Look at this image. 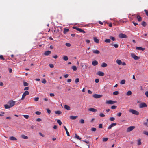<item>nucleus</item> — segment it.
I'll use <instances>...</instances> for the list:
<instances>
[{
  "instance_id": "1",
  "label": "nucleus",
  "mask_w": 148,
  "mask_h": 148,
  "mask_svg": "<svg viewBox=\"0 0 148 148\" xmlns=\"http://www.w3.org/2000/svg\"><path fill=\"white\" fill-rule=\"evenodd\" d=\"M129 112H130L132 113L133 114L138 115L139 114V113L137 111L133 109H130Z\"/></svg>"
},
{
  "instance_id": "2",
  "label": "nucleus",
  "mask_w": 148,
  "mask_h": 148,
  "mask_svg": "<svg viewBox=\"0 0 148 148\" xmlns=\"http://www.w3.org/2000/svg\"><path fill=\"white\" fill-rule=\"evenodd\" d=\"M29 94V92L27 91H26L23 94L22 97L21 99V100H23L25 98L26 96L28 95Z\"/></svg>"
},
{
  "instance_id": "3",
  "label": "nucleus",
  "mask_w": 148,
  "mask_h": 148,
  "mask_svg": "<svg viewBox=\"0 0 148 148\" xmlns=\"http://www.w3.org/2000/svg\"><path fill=\"white\" fill-rule=\"evenodd\" d=\"M15 102L12 100L10 101L8 103V104L11 108L13 107L15 104Z\"/></svg>"
},
{
  "instance_id": "4",
  "label": "nucleus",
  "mask_w": 148,
  "mask_h": 148,
  "mask_svg": "<svg viewBox=\"0 0 148 148\" xmlns=\"http://www.w3.org/2000/svg\"><path fill=\"white\" fill-rule=\"evenodd\" d=\"M73 28L77 30L80 32H82V33H85V32L84 30L82 29H80L79 28L77 27H73Z\"/></svg>"
},
{
  "instance_id": "5",
  "label": "nucleus",
  "mask_w": 148,
  "mask_h": 148,
  "mask_svg": "<svg viewBox=\"0 0 148 148\" xmlns=\"http://www.w3.org/2000/svg\"><path fill=\"white\" fill-rule=\"evenodd\" d=\"M119 37L121 38H127V36L126 35L122 33L120 34H119Z\"/></svg>"
},
{
  "instance_id": "6",
  "label": "nucleus",
  "mask_w": 148,
  "mask_h": 148,
  "mask_svg": "<svg viewBox=\"0 0 148 148\" xmlns=\"http://www.w3.org/2000/svg\"><path fill=\"white\" fill-rule=\"evenodd\" d=\"M117 102L116 101H114L112 100H107L106 101V103L108 104H113Z\"/></svg>"
},
{
  "instance_id": "7",
  "label": "nucleus",
  "mask_w": 148,
  "mask_h": 148,
  "mask_svg": "<svg viewBox=\"0 0 148 148\" xmlns=\"http://www.w3.org/2000/svg\"><path fill=\"white\" fill-rule=\"evenodd\" d=\"M132 57L135 60H137L140 58L136 56L135 54L132 53L131 54Z\"/></svg>"
},
{
  "instance_id": "8",
  "label": "nucleus",
  "mask_w": 148,
  "mask_h": 148,
  "mask_svg": "<svg viewBox=\"0 0 148 148\" xmlns=\"http://www.w3.org/2000/svg\"><path fill=\"white\" fill-rule=\"evenodd\" d=\"M135 128V126H130L127 128V132H130L133 130H134Z\"/></svg>"
},
{
  "instance_id": "9",
  "label": "nucleus",
  "mask_w": 148,
  "mask_h": 148,
  "mask_svg": "<svg viewBox=\"0 0 148 148\" xmlns=\"http://www.w3.org/2000/svg\"><path fill=\"white\" fill-rule=\"evenodd\" d=\"M102 96V95H98L97 94H95L93 96V97L95 98H100Z\"/></svg>"
},
{
  "instance_id": "10",
  "label": "nucleus",
  "mask_w": 148,
  "mask_h": 148,
  "mask_svg": "<svg viewBox=\"0 0 148 148\" xmlns=\"http://www.w3.org/2000/svg\"><path fill=\"white\" fill-rule=\"evenodd\" d=\"M147 104L145 103H142L139 105V108H140L147 107Z\"/></svg>"
},
{
  "instance_id": "11",
  "label": "nucleus",
  "mask_w": 148,
  "mask_h": 148,
  "mask_svg": "<svg viewBox=\"0 0 148 148\" xmlns=\"http://www.w3.org/2000/svg\"><path fill=\"white\" fill-rule=\"evenodd\" d=\"M81 66L82 67H84V69H86L88 67L89 65L87 63H84Z\"/></svg>"
},
{
  "instance_id": "12",
  "label": "nucleus",
  "mask_w": 148,
  "mask_h": 148,
  "mask_svg": "<svg viewBox=\"0 0 148 148\" xmlns=\"http://www.w3.org/2000/svg\"><path fill=\"white\" fill-rule=\"evenodd\" d=\"M97 74L99 76H103L104 75V73L100 71H98L97 73Z\"/></svg>"
},
{
  "instance_id": "13",
  "label": "nucleus",
  "mask_w": 148,
  "mask_h": 148,
  "mask_svg": "<svg viewBox=\"0 0 148 148\" xmlns=\"http://www.w3.org/2000/svg\"><path fill=\"white\" fill-rule=\"evenodd\" d=\"M116 125V123H112L108 126V130H110L111 129L112 127Z\"/></svg>"
},
{
  "instance_id": "14",
  "label": "nucleus",
  "mask_w": 148,
  "mask_h": 148,
  "mask_svg": "<svg viewBox=\"0 0 148 148\" xmlns=\"http://www.w3.org/2000/svg\"><path fill=\"white\" fill-rule=\"evenodd\" d=\"M92 64L93 66H95L97 65L98 64V62L97 61L95 60L92 62Z\"/></svg>"
},
{
  "instance_id": "15",
  "label": "nucleus",
  "mask_w": 148,
  "mask_h": 148,
  "mask_svg": "<svg viewBox=\"0 0 148 148\" xmlns=\"http://www.w3.org/2000/svg\"><path fill=\"white\" fill-rule=\"evenodd\" d=\"M88 110L89 111H92L94 112H95L97 111V109H95L93 108H90L88 109Z\"/></svg>"
},
{
  "instance_id": "16",
  "label": "nucleus",
  "mask_w": 148,
  "mask_h": 148,
  "mask_svg": "<svg viewBox=\"0 0 148 148\" xmlns=\"http://www.w3.org/2000/svg\"><path fill=\"white\" fill-rule=\"evenodd\" d=\"M51 53V52L50 51H47L45 52L44 53V54L46 56L49 55Z\"/></svg>"
},
{
  "instance_id": "17",
  "label": "nucleus",
  "mask_w": 148,
  "mask_h": 148,
  "mask_svg": "<svg viewBox=\"0 0 148 148\" xmlns=\"http://www.w3.org/2000/svg\"><path fill=\"white\" fill-rule=\"evenodd\" d=\"M116 62L119 65H120L122 64V62L121 60H120L117 59L116 60Z\"/></svg>"
},
{
  "instance_id": "18",
  "label": "nucleus",
  "mask_w": 148,
  "mask_h": 148,
  "mask_svg": "<svg viewBox=\"0 0 148 148\" xmlns=\"http://www.w3.org/2000/svg\"><path fill=\"white\" fill-rule=\"evenodd\" d=\"M93 39L94 42L97 43H98L99 42V39H97L96 37H94L93 38Z\"/></svg>"
},
{
  "instance_id": "19",
  "label": "nucleus",
  "mask_w": 148,
  "mask_h": 148,
  "mask_svg": "<svg viewBox=\"0 0 148 148\" xmlns=\"http://www.w3.org/2000/svg\"><path fill=\"white\" fill-rule=\"evenodd\" d=\"M64 108L65 109H66L68 110H70V107L69 106L67 105H64Z\"/></svg>"
},
{
  "instance_id": "20",
  "label": "nucleus",
  "mask_w": 148,
  "mask_h": 148,
  "mask_svg": "<svg viewBox=\"0 0 148 148\" xmlns=\"http://www.w3.org/2000/svg\"><path fill=\"white\" fill-rule=\"evenodd\" d=\"M10 139L11 140L14 141L17 140V139L14 136H11L10 137Z\"/></svg>"
},
{
  "instance_id": "21",
  "label": "nucleus",
  "mask_w": 148,
  "mask_h": 148,
  "mask_svg": "<svg viewBox=\"0 0 148 148\" xmlns=\"http://www.w3.org/2000/svg\"><path fill=\"white\" fill-rule=\"evenodd\" d=\"M64 129L66 131V132L67 135L68 136H70L69 134V133L67 129V128L65 126H64Z\"/></svg>"
},
{
  "instance_id": "22",
  "label": "nucleus",
  "mask_w": 148,
  "mask_h": 148,
  "mask_svg": "<svg viewBox=\"0 0 148 148\" xmlns=\"http://www.w3.org/2000/svg\"><path fill=\"white\" fill-rule=\"evenodd\" d=\"M137 50H140L142 51H144L145 49V48H142L141 47H137L136 48Z\"/></svg>"
},
{
  "instance_id": "23",
  "label": "nucleus",
  "mask_w": 148,
  "mask_h": 148,
  "mask_svg": "<svg viewBox=\"0 0 148 148\" xmlns=\"http://www.w3.org/2000/svg\"><path fill=\"white\" fill-rule=\"evenodd\" d=\"M137 18L138 21H142V18L139 15H138L137 16Z\"/></svg>"
},
{
  "instance_id": "24",
  "label": "nucleus",
  "mask_w": 148,
  "mask_h": 148,
  "mask_svg": "<svg viewBox=\"0 0 148 148\" xmlns=\"http://www.w3.org/2000/svg\"><path fill=\"white\" fill-rule=\"evenodd\" d=\"M93 52L95 54H98L100 53V51L97 50H93Z\"/></svg>"
},
{
  "instance_id": "25",
  "label": "nucleus",
  "mask_w": 148,
  "mask_h": 148,
  "mask_svg": "<svg viewBox=\"0 0 148 148\" xmlns=\"http://www.w3.org/2000/svg\"><path fill=\"white\" fill-rule=\"evenodd\" d=\"M107 66V64L105 63H102L101 64V66L102 67H106Z\"/></svg>"
},
{
  "instance_id": "26",
  "label": "nucleus",
  "mask_w": 148,
  "mask_h": 148,
  "mask_svg": "<svg viewBox=\"0 0 148 148\" xmlns=\"http://www.w3.org/2000/svg\"><path fill=\"white\" fill-rule=\"evenodd\" d=\"M77 117V116H71L70 117V119L72 120L75 119Z\"/></svg>"
},
{
  "instance_id": "27",
  "label": "nucleus",
  "mask_w": 148,
  "mask_h": 148,
  "mask_svg": "<svg viewBox=\"0 0 148 148\" xmlns=\"http://www.w3.org/2000/svg\"><path fill=\"white\" fill-rule=\"evenodd\" d=\"M126 81L125 79H123L121 81L120 83L121 84H125Z\"/></svg>"
},
{
  "instance_id": "28",
  "label": "nucleus",
  "mask_w": 148,
  "mask_h": 148,
  "mask_svg": "<svg viewBox=\"0 0 148 148\" xmlns=\"http://www.w3.org/2000/svg\"><path fill=\"white\" fill-rule=\"evenodd\" d=\"M21 137L22 138L24 139H27L28 138V137L24 135H22L21 136Z\"/></svg>"
},
{
  "instance_id": "29",
  "label": "nucleus",
  "mask_w": 148,
  "mask_h": 148,
  "mask_svg": "<svg viewBox=\"0 0 148 148\" xmlns=\"http://www.w3.org/2000/svg\"><path fill=\"white\" fill-rule=\"evenodd\" d=\"M5 109H9L11 108L9 105L5 104L4 106Z\"/></svg>"
},
{
  "instance_id": "30",
  "label": "nucleus",
  "mask_w": 148,
  "mask_h": 148,
  "mask_svg": "<svg viewBox=\"0 0 148 148\" xmlns=\"http://www.w3.org/2000/svg\"><path fill=\"white\" fill-rule=\"evenodd\" d=\"M75 137L76 138L79 140H81V138H80L79 136L76 134H75Z\"/></svg>"
},
{
  "instance_id": "31",
  "label": "nucleus",
  "mask_w": 148,
  "mask_h": 148,
  "mask_svg": "<svg viewBox=\"0 0 148 148\" xmlns=\"http://www.w3.org/2000/svg\"><path fill=\"white\" fill-rule=\"evenodd\" d=\"M111 45L112 46H113L114 47L116 48H117L118 47V45L117 44H111Z\"/></svg>"
},
{
  "instance_id": "32",
  "label": "nucleus",
  "mask_w": 148,
  "mask_h": 148,
  "mask_svg": "<svg viewBox=\"0 0 148 148\" xmlns=\"http://www.w3.org/2000/svg\"><path fill=\"white\" fill-rule=\"evenodd\" d=\"M141 25L143 26L144 27H145L146 26L147 24L145 22L143 21L141 23Z\"/></svg>"
},
{
  "instance_id": "33",
  "label": "nucleus",
  "mask_w": 148,
  "mask_h": 148,
  "mask_svg": "<svg viewBox=\"0 0 148 148\" xmlns=\"http://www.w3.org/2000/svg\"><path fill=\"white\" fill-rule=\"evenodd\" d=\"M137 144L138 145H139L141 144L142 143L141 141V140L140 139H138L137 140Z\"/></svg>"
},
{
  "instance_id": "34",
  "label": "nucleus",
  "mask_w": 148,
  "mask_h": 148,
  "mask_svg": "<svg viewBox=\"0 0 148 148\" xmlns=\"http://www.w3.org/2000/svg\"><path fill=\"white\" fill-rule=\"evenodd\" d=\"M132 94V92L131 91H129L127 92L126 95L128 96Z\"/></svg>"
},
{
  "instance_id": "35",
  "label": "nucleus",
  "mask_w": 148,
  "mask_h": 148,
  "mask_svg": "<svg viewBox=\"0 0 148 148\" xmlns=\"http://www.w3.org/2000/svg\"><path fill=\"white\" fill-rule=\"evenodd\" d=\"M104 41L106 43H110V42L111 40L110 39H108L105 40Z\"/></svg>"
},
{
  "instance_id": "36",
  "label": "nucleus",
  "mask_w": 148,
  "mask_h": 148,
  "mask_svg": "<svg viewBox=\"0 0 148 148\" xmlns=\"http://www.w3.org/2000/svg\"><path fill=\"white\" fill-rule=\"evenodd\" d=\"M55 113L57 114H60L62 112L60 111H57L55 112Z\"/></svg>"
},
{
  "instance_id": "37",
  "label": "nucleus",
  "mask_w": 148,
  "mask_h": 148,
  "mask_svg": "<svg viewBox=\"0 0 148 148\" xmlns=\"http://www.w3.org/2000/svg\"><path fill=\"white\" fill-rule=\"evenodd\" d=\"M69 31V29L67 28H65L64 29V31L63 32L64 33V34H66Z\"/></svg>"
},
{
  "instance_id": "38",
  "label": "nucleus",
  "mask_w": 148,
  "mask_h": 148,
  "mask_svg": "<svg viewBox=\"0 0 148 148\" xmlns=\"http://www.w3.org/2000/svg\"><path fill=\"white\" fill-rule=\"evenodd\" d=\"M63 59L65 61H67L68 60V58L67 56H64L63 57Z\"/></svg>"
},
{
  "instance_id": "39",
  "label": "nucleus",
  "mask_w": 148,
  "mask_h": 148,
  "mask_svg": "<svg viewBox=\"0 0 148 148\" xmlns=\"http://www.w3.org/2000/svg\"><path fill=\"white\" fill-rule=\"evenodd\" d=\"M57 121L60 126L61 125L62 123L60 120H57Z\"/></svg>"
},
{
  "instance_id": "40",
  "label": "nucleus",
  "mask_w": 148,
  "mask_h": 148,
  "mask_svg": "<svg viewBox=\"0 0 148 148\" xmlns=\"http://www.w3.org/2000/svg\"><path fill=\"white\" fill-rule=\"evenodd\" d=\"M72 69L74 71H76L77 69V67L75 66H72Z\"/></svg>"
},
{
  "instance_id": "41",
  "label": "nucleus",
  "mask_w": 148,
  "mask_h": 148,
  "mask_svg": "<svg viewBox=\"0 0 148 148\" xmlns=\"http://www.w3.org/2000/svg\"><path fill=\"white\" fill-rule=\"evenodd\" d=\"M147 122L146 123H144V125L145 126H146L147 127H148V119H147Z\"/></svg>"
},
{
  "instance_id": "42",
  "label": "nucleus",
  "mask_w": 148,
  "mask_h": 148,
  "mask_svg": "<svg viewBox=\"0 0 148 148\" xmlns=\"http://www.w3.org/2000/svg\"><path fill=\"white\" fill-rule=\"evenodd\" d=\"M108 139V138H103V142H106L107 141Z\"/></svg>"
},
{
  "instance_id": "43",
  "label": "nucleus",
  "mask_w": 148,
  "mask_h": 148,
  "mask_svg": "<svg viewBox=\"0 0 148 148\" xmlns=\"http://www.w3.org/2000/svg\"><path fill=\"white\" fill-rule=\"evenodd\" d=\"M23 85L25 86H27L28 85V83L27 82H24L23 83Z\"/></svg>"
},
{
  "instance_id": "44",
  "label": "nucleus",
  "mask_w": 148,
  "mask_h": 148,
  "mask_svg": "<svg viewBox=\"0 0 148 148\" xmlns=\"http://www.w3.org/2000/svg\"><path fill=\"white\" fill-rule=\"evenodd\" d=\"M99 116L101 117H103L105 116V115L102 113H100L99 114Z\"/></svg>"
},
{
  "instance_id": "45",
  "label": "nucleus",
  "mask_w": 148,
  "mask_h": 148,
  "mask_svg": "<svg viewBox=\"0 0 148 148\" xmlns=\"http://www.w3.org/2000/svg\"><path fill=\"white\" fill-rule=\"evenodd\" d=\"M119 94V92L117 91H116L113 92V94L114 95H117Z\"/></svg>"
},
{
  "instance_id": "46",
  "label": "nucleus",
  "mask_w": 148,
  "mask_h": 148,
  "mask_svg": "<svg viewBox=\"0 0 148 148\" xmlns=\"http://www.w3.org/2000/svg\"><path fill=\"white\" fill-rule=\"evenodd\" d=\"M0 59L1 60H5V58L3 57V56L2 55H0Z\"/></svg>"
},
{
  "instance_id": "47",
  "label": "nucleus",
  "mask_w": 148,
  "mask_h": 148,
  "mask_svg": "<svg viewBox=\"0 0 148 148\" xmlns=\"http://www.w3.org/2000/svg\"><path fill=\"white\" fill-rule=\"evenodd\" d=\"M117 108L116 106L113 105L111 107V108L112 109H115Z\"/></svg>"
},
{
  "instance_id": "48",
  "label": "nucleus",
  "mask_w": 148,
  "mask_h": 148,
  "mask_svg": "<svg viewBox=\"0 0 148 148\" xmlns=\"http://www.w3.org/2000/svg\"><path fill=\"white\" fill-rule=\"evenodd\" d=\"M144 11L145 12L146 15L148 16V10L145 9L144 10Z\"/></svg>"
},
{
  "instance_id": "49",
  "label": "nucleus",
  "mask_w": 148,
  "mask_h": 148,
  "mask_svg": "<svg viewBox=\"0 0 148 148\" xmlns=\"http://www.w3.org/2000/svg\"><path fill=\"white\" fill-rule=\"evenodd\" d=\"M110 38L113 41H115V38L114 37L110 36Z\"/></svg>"
},
{
  "instance_id": "50",
  "label": "nucleus",
  "mask_w": 148,
  "mask_h": 148,
  "mask_svg": "<svg viewBox=\"0 0 148 148\" xmlns=\"http://www.w3.org/2000/svg\"><path fill=\"white\" fill-rule=\"evenodd\" d=\"M120 22H123V23H124L126 22L127 21L126 20H125V19H121L120 20Z\"/></svg>"
},
{
  "instance_id": "51",
  "label": "nucleus",
  "mask_w": 148,
  "mask_h": 148,
  "mask_svg": "<svg viewBox=\"0 0 148 148\" xmlns=\"http://www.w3.org/2000/svg\"><path fill=\"white\" fill-rule=\"evenodd\" d=\"M23 116L26 119H28L29 118V116L28 115H23Z\"/></svg>"
},
{
  "instance_id": "52",
  "label": "nucleus",
  "mask_w": 148,
  "mask_h": 148,
  "mask_svg": "<svg viewBox=\"0 0 148 148\" xmlns=\"http://www.w3.org/2000/svg\"><path fill=\"white\" fill-rule=\"evenodd\" d=\"M80 123L82 124H83L84 123V121L83 119H81L80 120Z\"/></svg>"
},
{
  "instance_id": "53",
  "label": "nucleus",
  "mask_w": 148,
  "mask_h": 148,
  "mask_svg": "<svg viewBox=\"0 0 148 148\" xmlns=\"http://www.w3.org/2000/svg\"><path fill=\"white\" fill-rule=\"evenodd\" d=\"M35 113L37 115H40L41 114V112L39 111H36L35 112Z\"/></svg>"
},
{
  "instance_id": "54",
  "label": "nucleus",
  "mask_w": 148,
  "mask_h": 148,
  "mask_svg": "<svg viewBox=\"0 0 148 148\" xmlns=\"http://www.w3.org/2000/svg\"><path fill=\"white\" fill-rule=\"evenodd\" d=\"M42 82L44 84H45L46 83L47 81L45 79H44L42 81Z\"/></svg>"
},
{
  "instance_id": "55",
  "label": "nucleus",
  "mask_w": 148,
  "mask_h": 148,
  "mask_svg": "<svg viewBox=\"0 0 148 148\" xmlns=\"http://www.w3.org/2000/svg\"><path fill=\"white\" fill-rule=\"evenodd\" d=\"M39 99V98L38 97H37L34 98V100L36 101H38Z\"/></svg>"
},
{
  "instance_id": "56",
  "label": "nucleus",
  "mask_w": 148,
  "mask_h": 148,
  "mask_svg": "<svg viewBox=\"0 0 148 148\" xmlns=\"http://www.w3.org/2000/svg\"><path fill=\"white\" fill-rule=\"evenodd\" d=\"M96 129L95 128H92L91 129V130L92 131L95 132L96 131Z\"/></svg>"
},
{
  "instance_id": "57",
  "label": "nucleus",
  "mask_w": 148,
  "mask_h": 148,
  "mask_svg": "<svg viewBox=\"0 0 148 148\" xmlns=\"http://www.w3.org/2000/svg\"><path fill=\"white\" fill-rule=\"evenodd\" d=\"M79 78H77L75 80V82L76 83H77L79 82Z\"/></svg>"
},
{
  "instance_id": "58",
  "label": "nucleus",
  "mask_w": 148,
  "mask_h": 148,
  "mask_svg": "<svg viewBox=\"0 0 148 148\" xmlns=\"http://www.w3.org/2000/svg\"><path fill=\"white\" fill-rule=\"evenodd\" d=\"M111 121H114L115 120V118L114 117H111L110 119Z\"/></svg>"
},
{
  "instance_id": "59",
  "label": "nucleus",
  "mask_w": 148,
  "mask_h": 148,
  "mask_svg": "<svg viewBox=\"0 0 148 148\" xmlns=\"http://www.w3.org/2000/svg\"><path fill=\"white\" fill-rule=\"evenodd\" d=\"M66 46L68 47H70L71 46V44L69 43H66Z\"/></svg>"
},
{
  "instance_id": "60",
  "label": "nucleus",
  "mask_w": 148,
  "mask_h": 148,
  "mask_svg": "<svg viewBox=\"0 0 148 148\" xmlns=\"http://www.w3.org/2000/svg\"><path fill=\"white\" fill-rule=\"evenodd\" d=\"M145 95L148 98V91H146L145 93Z\"/></svg>"
},
{
  "instance_id": "61",
  "label": "nucleus",
  "mask_w": 148,
  "mask_h": 148,
  "mask_svg": "<svg viewBox=\"0 0 148 148\" xmlns=\"http://www.w3.org/2000/svg\"><path fill=\"white\" fill-rule=\"evenodd\" d=\"M122 113L121 112H119L117 114V116L119 117H120Z\"/></svg>"
},
{
  "instance_id": "62",
  "label": "nucleus",
  "mask_w": 148,
  "mask_h": 148,
  "mask_svg": "<svg viewBox=\"0 0 148 148\" xmlns=\"http://www.w3.org/2000/svg\"><path fill=\"white\" fill-rule=\"evenodd\" d=\"M47 112L49 114L51 113V110L49 109H47Z\"/></svg>"
},
{
  "instance_id": "63",
  "label": "nucleus",
  "mask_w": 148,
  "mask_h": 148,
  "mask_svg": "<svg viewBox=\"0 0 148 148\" xmlns=\"http://www.w3.org/2000/svg\"><path fill=\"white\" fill-rule=\"evenodd\" d=\"M49 66L51 68H53L54 67V65L52 64H50Z\"/></svg>"
},
{
  "instance_id": "64",
  "label": "nucleus",
  "mask_w": 148,
  "mask_h": 148,
  "mask_svg": "<svg viewBox=\"0 0 148 148\" xmlns=\"http://www.w3.org/2000/svg\"><path fill=\"white\" fill-rule=\"evenodd\" d=\"M144 133L145 134L148 136V132L145 131Z\"/></svg>"
}]
</instances>
